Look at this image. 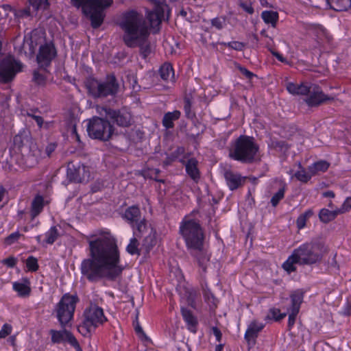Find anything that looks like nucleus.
Returning <instances> with one entry per match:
<instances>
[{
    "label": "nucleus",
    "instance_id": "obj_1",
    "mask_svg": "<svg viewBox=\"0 0 351 351\" xmlns=\"http://www.w3.org/2000/svg\"><path fill=\"white\" fill-rule=\"evenodd\" d=\"M89 257L82 261V274L90 282L114 280L122 273L120 255L114 237L104 232L88 241Z\"/></svg>",
    "mask_w": 351,
    "mask_h": 351
},
{
    "label": "nucleus",
    "instance_id": "obj_2",
    "mask_svg": "<svg viewBox=\"0 0 351 351\" xmlns=\"http://www.w3.org/2000/svg\"><path fill=\"white\" fill-rule=\"evenodd\" d=\"M328 252L327 247L321 241L306 242L294 249L282 264V268L289 274L296 271V265H312L322 261Z\"/></svg>",
    "mask_w": 351,
    "mask_h": 351
},
{
    "label": "nucleus",
    "instance_id": "obj_3",
    "mask_svg": "<svg viewBox=\"0 0 351 351\" xmlns=\"http://www.w3.org/2000/svg\"><path fill=\"white\" fill-rule=\"evenodd\" d=\"M123 32V41L130 48L137 47L147 40L149 34L160 29V23H119Z\"/></svg>",
    "mask_w": 351,
    "mask_h": 351
},
{
    "label": "nucleus",
    "instance_id": "obj_4",
    "mask_svg": "<svg viewBox=\"0 0 351 351\" xmlns=\"http://www.w3.org/2000/svg\"><path fill=\"white\" fill-rule=\"evenodd\" d=\"M229 156L241 162L251 163L259 158L258 146L254 138L241 135L232 143Z\"/></svg>",
    "mask_w": 351,
    "mask_h": 351
},
{
    "label": "nucleus",
    "instance_id": "obj_5",
    "mask_svg": "<svg viewBox=\"0 0 351 351\" xmlns=\"http://www.w3.org/2000/svg\"><path fill=\"white\" fill-rule=\"evenodd\" d=\"M180 233L190 250H199L204 245V233L199 223L187 217L180 224Z\"/></svg>",
    "mask_w": 351,
    "mask_h": 351
},
{
    "label": "nucleus",
    "instance_id": "obj_6",
    "mask_svg": "<svg viewBox=\"0 0 351 351\" xmlns=\"http://www.w3.org/2000/svg\"><path fill=\"white\" fill-rule=\"evenodd\" d=\"M72 5L82 8L83 13L90 22H103L105 10L113 3V0H71Z\"/></svg>",
    "mask_w": 351,
    "mask_h": 351
},
{
    "label": "nucleus",
    "instance_id": "obj_7",
    "mask_svg": "<svg viewBox=\"0 0 351 351\" xmlns=\"http://www.w3.org/2000/svg\"><path fill=\"white\" fill-rule=\"evenodd\" d=\"M83 317L84 319L78 326V331L84 336L108 321L103 308L95 304H90L85 308Z\"/></svg>",
    "mask_w": 351,
    "mask_h": 351
},
{
    "label": "nucleus",
    "instance_id": "obj_8",
    "mask_svg": "<svg viewBox=\"0 0 351 351\" xmlns=\"http://www.w3.org/2000/svg\"><path fill=\"white\" fill-rule=\"evenodd\" d=\"M90 95L93 97H105L115 95L119 90V84L112 75L107 76L106 80L101 82L91 78L86 84Z\"/></svg>",
    "mask_w": 351,
    "mask_h": 351
},
{
    "label": "nucleus",
    "instance_id": "obj_9",
    "mask_svg": "<svg viewBox=\"0 0 351 351\" xmlns=\"http://www.w3.org/2000/svg\"><path fill=\"white\" fill-rule=\"evenodd\" d=\"M77 302V295L66 293L56 304L55 312L62 328H64L73 319Z\"/></svg>",
    "mask_w": 351,
    "mask_h": 351
},
{
    "label": "nucleus",
    "instance_id": "obj_10",
    "mask_svg": "<svg viewBox=\"0 0 351 351\" xmlns=\"http://www.w3.org/2000/svg\"><path fill=\"white\" fill-rule=\"evenodd\" d=\"M39 34V38L37 40L36 33L33 32L31 36V42L32 44L35 43L36 45H40L36 60L40 67L46 68L56 56L57 51L52 42H45L44 32L40 31Z\"/></svg>",
    "mask_w": 351,
    "mask_h": 351
},
{
    "label": "nucleus",
    "instance_id": "obj_11",
    "mask_svg": "<svg viewBox=\"0 0 351 351\" xmlns=\"http://www.w3.org/2000/svg\"><path fill=\"white\" fill-rule=\"evenodd\" d=\"M87 132L93 138L108 141L113 133V127L107 120L93 117L88 122Z\"/></svg>",
    "mask_w": 351,
    "mask_h": 351
},
{
    "label": "nucleus",
    "instance_id": "obj_12",
    "mask_svg": "<svg viewBox=\"0 0 351 351\" xmlns=\"http://www.w3.org/2000/svg\"><path fill=\"white\" fill-rule=\"evenodd\" d=\"M21 70V63L12 56H8L0 62V82L8 83L12 80Z\"/></svg>",
    "mask_w": 351,
    "mask_h": 351
},
{
    "label": "nucleus",
    "instance_id": "obj_13",
    "mask_svg": "<svg viewBox=\"0 0 351 351\" xmlns=\"http://www.w3.org/2000/svg\"><path fill=\"white\" fill-rule=\"evenodd\" d=\"M154 3L152 10L145 9L147 22H165L169 19L170 9L165 0H149Z\"/></svg>",
    "mask_w": 351,
    "mask_h": 351
},
{
    "label": "nucleus",
    "instance_id": "obj_14",
    "mask_svg": "<svg viewBox=\"0 0 351 351\" xmlns=\"http://www.w3.org/2000/svg\"><path fill=\"white\" fill-rule=\"evenodd\" d=\"M305 96L304 101L310 107L318 106L328 101L333 100V97L324 93L319 86L316 84H311L308 94Z\"/></svg>",
    "mask_w": 351,
    "mask_h": 351
},
{
    "label": "nucleus",
    "instance_id": "obj_15",
    "mask_svg": "<svg viewBox=\"0 0 351 351\" xmlns=\"http://www.w3.org/2000/svg\"><path fill=\"white\" fill-rule=\"evenodd\" d=\"M49 334L51 337V342L53 344L69 343L76 351H82L76 338L68 330H50Z\"/></svg>",
    "mask_w": 351,
    "mask_h": 351
},
{
    "label": "nucleus",
    "instance_id": "obj_16",
    "mask_svg": "<svg viewBox=\"0 0 351 351\" xmlns=\"http://www.w3.org/2000/svg\"><path fill=\"white\" fill-rule=\"evenodd\" d=\"M67 176L73 182H82L88 180L90 173L84 165L79 163L75 166L73 163H69L67 167Z\"/></svg>",
    "mask_w": 351,
    "mask_h": 351
},
{
    "label": "nucleus",
    "instance_id": "obj_17",
    "mask_svg": "<svg viewBox=\"0 0 351 351\" xmlns=\"http://www.w3.org/2000/svg\"><path fill=\"white\" fill-rule=\"evenodd\" d=\"M101 110L105 112V114L110 118L114 120V121L120 126H128L131 121V115L126 111H115L110 108H102Z\"/></svg>",
    "mask_w": 351,
    "mask_h": 351
},
{
    "label": "nucleus",
    "instance_id": "obj_18",
    "mask_svg": "<svg viewBox=\"0 0 351 351\" xmlns=\"http://www.w3.org/2000/svg\"><path fill=\"white\" fill-rule=\"evenodd\" d=\"M224 178L228 188L231 191L237 189L242 186L245 180V178L241 176L239 173L230 170L225 171Z\"/></svg>",
    "mask_w": 351,
    "mask_h": 351
},
{
    "label": "nucleus",
    "instance_id": "obj_19",
    "mask_svg": "<svg viewBox=\"0 0 351 351\" xmlns=\"http://www.w3.org/2000/svg\"><path fill=\"white\" fill-rule=\"evenodd\" d=\"M197 165L198 161L194 158L189 159L185 163L186 172L195 182H198L200 179V172Z\"/></svg>",
    "mask_w": 351,
    "mask_h": 351
},
{
    "label": "nucleus",
    "instance_id": "obj_20",
    "mask_svg": "<svg viewBox=\"0 0 351 351\" xmlns=\"http://www.w3.org/2000/svg\"><path fill=\"white\" fill-rule=\"evenodd\" d=\"M191 254L197 258L199 266L202 269L203 271H206L207 265L210 261V254L202 246L199 250H191Z\"/></svg>",
    "mask_w": 351,
    "mask_h": 351
},
{
    "label": "nucleus",
    "instance_id": "obj_21",
    "mask_svg": "<svg viewBox=\"0 0 351 351\" xmlns=\"http://www.w3.org/2000/svg\"><path fill=\"white\" fill-rule=\"evenodd\" d=\"M264 324L256 320L252 321L247 326L245 333V339L250 343L254 341L258 333L264 328Z\"/></svg>",
    "mask_w": 351,
    "mask_h": 351
},
{
    "label": "nucleus",
    "instance_id": "obj_22",
    "mask_svg": "<svg viewBox=\"0 0 351 351\" xmlns=\"http://www.w3.org/2000/svg\"><path fill=\"white\" fill-rule=\"evenodd\" d=\"M311 84L310 83H301L300 84L293 82H288L286 85L287 91L293 95H306L308 94V90Z\"/></svg>",
    "mask_w": 351,
    "mask_h": 351
},
{
    "label": "nucleus",
    "instance_id": "obj_23",
    "mask_svg": "<svg viewBox=\"0 0 351 351\" xmlns=\"http://www.w3.org/2000/svg\"><path fill=\"white\" fill-rule=\"evenodd\" d=\"M182 315L184 322L186 324L187 328L192 332L195 333L197 331V327L198 325V322L197 318L193 315V314L189 310L182 308H181Z\"/></svg>",
    "mask_w": 351,
    "mask_h": 351
},
{
    "label": "nucleus",
    "instance_id": "obj_24",
    "mask_svg": "<svg viewBox=\"0 0 351 351\" xmlns=\"http://www.w3.org/2000/svg\"><path fill=\"white\" fill-rule=\"evenodd\" d=\"M123 217L131 224L132 228H134V223H137L141 218L139 208L136 206L128 208L125 210Z\"/></svg>",
    "mask_w": 351,
    "mask_h": 351
},
{
    "label": "nucleus",
    "instance_id": "obj_25",
    "mask_svg": "<svg viewBox=\"0 0 351 351\" xmlns=\"http://www.w3.org/2000/svg\"><path fill=\"white\" fill-rule=\"evenodd\" d=\"M44 206L45 201L43 196L39 195H36L34 198L31 206L30 215L32 219L42 212Z\"/></svg>",
    "mask_w": 351,
    "mask_h": 351
},
{
    "label": "nucleus",
    "instance_id": "obj_26",
    "mask_svg": "<svg viewBox=\"0 0 351 351\" xmlns=\"http://www.w3.org/2000/svg\"><path fill=\"white\" fill-rule=\"evenodd\" d=\"M181 115L179 110L168 112L165 114L162 119V125L167 129L173 128L174 127L173 121L178 120Z\"/></svg>",
    "mask_w": 351,
    "mask_h": 351
},
{
    "label": "nucleus",
    "instance_id": "obj_27",
    "mask_svg": "<svg viewBox=\"0 0 351 351\" xmlns=\"http://www.w3.org/2000/svg\"><path fill=\"white\" fill-rule=\"evenodd\" d=\"M304 292L302 289L294 291L290 295L291 300V310L300 311V305L303 302Z\"/></svg>",
    "mask_w": 351,
    "mask_h": 351
},
{
    "label": "nucleus",
    "instance_id": "obj_28",
    "mask_svg": "<svg viewBox=\"0 0 351 351\" xmlns=\"http://www.w3.org/2000/svg\"><path fill=\"white\" fill-rule=\"evenodd\" d=\"M159 73L160 77L165 81L173 82L174 80V71L170 63L162 64L159 69Z\"/></svg>",
    "mask_w": 351,
    "mask_h": 351
},
{
    "label": "nucleus",
    "instance_id": "obj_29",
    "mask_svg": "<svg viewBox=\"0 0 351 351\" xmlns=\"http://www.w3.org/2000/svg\"><path fill=\"white\" fill-rule=\"evenodd\" d=\"M13 289L18 293L20 297H27L29 295L31 292V288L28 285V282H14L12 285Z\"/></svg>",
    "mask_w": 351,
    "mask_h": 351
},
{
    "label": "nucleus",
    "instance_id": "obj_30",
    "mask_svg": "<svg viewBox=\"0 0 351 351\" xmlns=\"http://www.w3.org/2000/svg\"><path fill=\"white\" fill-rule=\"evenodd\" d=\"M327 2L336 11L347 10L351 6V0H327Z\"/></svg>",
    "mask_w": 351,
    "mask_h": 351
},
{
    "label": "nucleus",
    "instance_id": "obj_31",
    "mask_svg": "<svg viewBox=\"0 0 351 351\" xmlns=\"http://www.w3.org/2000/svg\"><path fill=\"white\" fill-rule=\"evenodd\" d=\"M14 10L9 5L0 6V21L10 22L13 20Z\"/></svg>",
    "mask_w": 351,
    "mask_h": 351
},
{
    "label": "nucleus",
    "instance_id": "obj_32",
    "mask_svg": "<svg viewBox=\"0 0 351 351\" xmlns=\"http://www.w3.org/2000/svg\"><path fill=\"white\" fill-rule=\"evenodd\" d=\"M329 167V163L325 160H319L308 167L311 175H315L319 172L326 171Z\"/></svg>",
    "mask_w": 351,
    "mask_h": 351
},
{
    "label": "nucleus",
    "instance_id": "obj_33",
    "mask_svg": "<svg viewBox=\"0 0 351 351\" xmlns=\"http://www.w3.org/2000/svg\"><path fill=\"white\" fill-rule=\"evenodd\" d=\"M339 214L337 209L329 210L326 208H322L319 212V217L322 222L328 223L333 220Z\"/></svg>",
    "mask_w": 351,
    "mask_h": 351
},
{
    "label": "nucleus",
    "instance_id": "obj_34",
    "mask_svg": "<svg viewBox=\"0 0 351 351\" xmlns=\"http://www.w3.org/2000/svg\"><path fill=\"white\" fill-rule=\"evenodd\" d=\"M313 215L312 209L306 210L300 215L296 220V226L298 229H302L306 226V221Z\"/></svg>",
    "mask_w": 351,
    "mask_h": 351
},
{
    "label": "nucleus",
    "instance_id": "obj_35",
    "mask_svg": "<svg viewBox=\"0 0 351 351\" xmlns=\"http://www.w3.org/2000/svg\"><path fill=\"white\" fill-rule=\"evenodd\" d=\"M123 18V22H143L142 16L134 10L125 12Z\"/></svg>",
    "mask_w": 351,
    "mask_h": 351
},
{
    "label": "nucleus",
    "instance_id": "obj_36",
    "mask_svg": "<svg viewBox=\"0 0 351 351\" xmlns=\"http://www.w3.org/2000/svg\"><path fill=\"white\" fill-rule=\"evenodd\" d=\"M134 234L136 237L142 236L147 230L148 227L144 219H139L137 223H134Z\"/></svg>",
    "mask_w": 351,
    "mask_h": 351
},
{
    "label": "nucleus",
    "instance_id": "obj_37",
    "mask_svg": "<svg viewBox=\"0 0 351 351\" xmlns=\"http://www.w3.org/2000/svg\"><path fill=\"white\" fill-rule=\"evenodd\" d=\"M13 19L16 21L21 20H31L29 8H25L23 10H14Z\"/></svg>",
    "mask_w": 351,
    "mask_h": 351
},
{
    "label": "nucleus",
    "instance_id": "obj_38",
    "mask_svg": "<svg viewBox=\"0 0 351 351\" xmlns=\"http://www.w3.org/2000/svg\"><path fill=\"white\" fill-rule=\"evenodd\" d=\"M59 232L56 226H52L46 233V243L48 244H53L55 241L58 239Z\"/></svg>",
    "mask_w": 351,
    "mask_h": 351
},
{
    "label": "nucleus",
    "instance_id": "obj_39",
    "mask_svg": "<svg viewBox=\"0 0 351 351\" xmlns=\"http://www.w3.org/2000/svg\"><path fill=\"white\" fill-rule=\"evenodd\" d=\"M286 315L287 314L285 313H281L279 308H272L269 309V313L266 317V319L279 321L285 317Z\"/></svg>",
    "mask_w": 351,
    "mask_h": 351
},
{
    "label": "nucleus",
    "instance_id": "obj_40",
    "mask_svg": "<svg viewBox=\"0 0 351 351\" xmlns=\"http://www.w3.org/2000/svg\"><path fill=\"white\" fill-rule=\"evenodd\" d=\"M186 302L187 304L192 308H195L196 300L197 297V291L191 289L186 291Z\"/></svg>",
    "mask_w": 351,
    "mask_h": 351
},
{
    "label": "nucleus",
    "instance_id": "obj_41",
    "mask_svg": "<svg viewBox=\"0 0 351 351\" xmlns=\"http://www.w3.org/2000/svg\"><path fill=\"white\" fill-rule=\"evenodd\" d=\"M261 16L264 22H277L278 20V13L274 11H263Z\"/></svg>",
    "mask_w": 351,
    "mask_h": 351
},
{
    "label": "nucleus",
    "instance_id": "obj_42",
    "mask_svg": "<svg viewBox=\"0 0 351 351\" xmlns=\"http://www.w3.org/2000/svg\"><path fill=\"white\" fill-rule=\"evenodd\" d=\"M138 247V242L137 239L135 237L132 238L126 247V251L131 255L139 254L140 252Z\"/></svg>",
    "mask_w": 351,
    "mask_h": 351
},
{
    "label": "nucleus",
    "instance_id": "obj_43",
    "mask_svg": "<svg viewBox=\"0 0 351 351\" xmlns=\"http://www.w3.org/2000/svg\"><path fill=\"white\" fill-rule=\"evenodd\" d=\"M313 175H311V173L308 171V172L306 171L305 169H302L299 171H298L295 173V178L302 182H307L313 176Z\"/></svg>",
    "mask_w": 351,
    "mask_h": 351
},
{
    "label": "nucleus",
    "instance_id": "obj_44",
    "mask_svg": "<svg viewBox=\"0 0 351 351\" xmlns=\"http://www.w3.org/2000/svg\"><path fill=\"white\" fill-rule=\"evenodd\" d=\"M239 5L240 8H242L243 11L247 12L249 14H252L254 12V10L252 7V2L251 0H249V1H244L243 0L239 1Z\"/></svg>",
    "mask_w": 351,
    "mask_h": 351
},
{
    "label": "nucleus",
    "instance_id": "obj_45",
    "mask_svg": "<svg viewBox=\"0 0 351 351\" xmlns=\"http://www.w3.org/2000/svg\"><path fill=\"white\" fill-rule=\"evenodd\" d=\"M140 49V53L143 58H146L151 53V47L148 43V40L143 41L142 45H137Z\"/></svg>",
    "mask_w": 351,
    "mask_h": 351
},
{
    "label": "nucleus",
    "instance_id": "obj_46",
    "mask_svg": "<svg viewBox=\"0 0 351 351\" xmlns=\"http://www.w3.org/2000/svg\"><path fill=\"white\" fill-rule=\"evenodd\" d=\"M26 267L29 271H36L38 269V261L34 256H29L26 260Z\"/></svg>",
    "mask_w": 351,
    "mask_h": 351
},
{
    "label": "nucleus",
    "instance_id": "obj_47",
    "mask_svg": "<svg viewBox=\"0 0 351 351\" xmlns=\"http://www.w3.org/2000/svg\"><path fill=\"white\" fill-rule=\"evenodd\" d=\"M285 196V189L284 188L280 189L277 193H276L271 199V203L274 207L276 206L279 202Z\"/></svg>",
    "mask_w": 351,
    "mask_h": 351
},
{
    "label": "nucleus",
    "instance_id": "obj_48",
    "mask_svg": "<svg viewBox=\"0 0 351 351\" xmlns=\"http://www.w3.org/2000/svg\"><path fill=\"white\" fill-rule=\"evenodd\" d=\"M12 331V326L9 324H4L0 330V339L5 338L11 334Z\"/></svg>",
    "mask_w": 351,
    "mask_h": 351
},
{
    "label": "nucleus",
    "instance_id": "obj_49",
    "mask_svg": "<svg viewBox=\"0 0 351 351\" xmlns=\"http://www.w3.org/2000/svg\"><path fill=\"white\" fill-rule=\"evenodd\" d=\"M351 208V197H347L341 207L337 209L339 214L344 213Z\"/></svg>",
    "mask_w": 351,
    "mask_h": 351
},
{
    "label": "nucleus",
    "instance_id": "obj_50",
    "mask_svg": "<svg viewBox=\"0 0 351 351\" xmlns=\"http://www.w3.org/2000/svg\"><path fill=\"white\" fill-rule=\"evenodd\" d=\"M20 236L21 234L18 232H13L6 238L5 243L8 245H11L16 241L19 239Z\"/></svg>",
    "mask_w": 351,
    "mask_h": 351
},
{
    "label": "nucleus",
    "instance_id": "obj_51",
    "mask_svg": "<svg viewBox=\"0 0 351 351\" xmlns=\"http://www.w3.org/2000/svg\"><path fill=\"white\" fill-rule=\"evenodd\" d=\"M237 68L247 79L251 80L254 76V74L252 72L239 64L237 66Z\"/></svg>",
    "mask_w": 351,
    "mask_h": 351
},
{
    "label": "nucleus",
    "instance_id": "obj_52",
    "mask_svg": "<svg viewBox=\"0 0 351 351\" xmlns=\"http://www.w3.org/2000/svg\"><path fill=\"white\" fill-rule=\"evenodd\" d=\"M299 311L295 310H291V313L289 315V319H288V325L289 327H291L293 326L295 322V319L297 317V315L298 314Z\"/></svg>",
    "mask_w": 351,
    "mask_h": 351
},
{
    "label": "nucleus",
    "instance_id": "obj_53",
    "mask_svg": "<svg viewBox=\"0 0 351 351\" xmlns=\"http://www.w3.org/2000/svg\"><path fill=\"white\" fill-rule=\"evenodd\" d=\"M227 45L229 47L237 51H241L244 47L243 43L238 41L230 42L227 43Z\"/></svg>",
    "mask_w": 351,
    "mask_h": 351
},
{
    "label": "nucleus",
    "instance_id": "obj_54",
    "mask_svg": "<svg viewBox=\"0 0 351 351\" xmlns=\"http://www.w3.org/2000/svg\"><path fill=\"white\" fill-rule=\"evenodd\" d=\"M27 114L28 117L32 118L36 122L39 128L42 127L43 123V119L40 116L36 114L35 113L33 112H27Z\"/></svg>",
    "mask_w": 351,
    "mask_h": 351
},
{
    "label": "nucleus",
    "instance_id": "obj_55",
    "mask_svg": "<svg viewBox=\"0 0 351 351\" xmlns=\"http://www.w3.org/2000/svg\"><path fill=\"white\" fill-rule=\"evenodd\" d=\"M1 262L8 267H14L16 264V259L14 257L10 256L3 259Z\"/></svg>",
    "mask_w": 351,
    "mask_h": 351
},
{
    "label": "nucleus",
    "instance_id": "obj_56",
    "mask_svg": "<svg viewBox=\"0 0 351 351\" xmlns=\"http://www.w3.org/2000/svg\"><path fill=\"white\" fill-rule=\"evenodd\" d=\"M191 104L189 99H185L184 109L186 113V116L189 118L192 117V113L191 111Z\"/></svg>",
    "mask_w": 351,
    "mask_h": 351
},
{
    "label": "nucleus",
    "instance_id": "obj_57",
    "mask_svg": "<svg viewBox=\"0 0 351 351\" xmlns=\"http://www.w3.org/2000/svg\"><path fill=\"white\" fill-rule=\"evenodd\" d=\"M34 82L38 84H43L45 82V77L39 73L38 71L34 72Z\"/></svg>",
    "mask_w": 351,
    "mask_h": 351
},
{
    "label": "nucleus",
    "instance_id": "obj_58",
    "mask_svg": "<svg viewBox=\"0 0 351 351\" xmlns=\"http://www.w3.org/2000/svg\"><path fill=\"white\" fill-rule=\"evenodd\" d=\"M56 148V144L54 143H49L45 148V154L47 156H50L51 154L55 151Z\"/></svg>",
    "mask_w": 351,
    "mask_h": 351
},
{
    "label": "nucleus",
    "instance_id": "obj_59",
    "mask_svg": "<svg viewBox=\"0 0 351 351\" xmlns=\"http://www.w3.org/2000/svg\"><path fill=\"white\" fill-rule=\"evenodd\" d=\"M212 331H213V335H215V337L216 338V340L218 342H220L221 340V337H222V335H221V332L220 330L218 328H217V327H213L212 328Z\"/></svg>",
    "mask_w": 351,
    "mask_h": 351
},
{
    "label": "nucleus",
    "instance_id": "obj_60",
    "mask_svg": "<svg viewBox=\"0 0 351 351\" xmlns=\"http://www.w3.org/2000/svg\"><path fill=\"white\" fill-rule=\"evenodd\" d=\"M271 53L281 62H285V63H287V60L283 58V56L279 53L277 51H273L271 49H269Z\"/></svg>",
    "mask_w": 351,
    "mask_h": 351
},
{
    "label": "nucleus",
    "instance_id": "obj_61",
    "mask_svg": "<svg viewBox=\"0 0 351 351\" xmlns=\"http://www.w3.org/2000/svg\"><path fill=\"white\" fill-rule=\"evenodd\" d=\"M43 0H29V3L35 8L38 9Z\"/></svg>",
    "mask_w": 351,
    "mask_h": 351
},
{
    "label": "nucleus",
    "instance_id": "obj_62",
    "mask_svg": "<svg viewBox=\"0 0 351 351\" xmlns=\"http://www.w3.org/2000/svg\"><path fill=\"white\" fill-rule=\"evenodd\" d=\"M134 325L135 331L138 335H144L143 328L139 325L138 322H136V323H134Z\"/></svg>",
    "mask_w": 351,
    "mask_h": 351
},
{
    "label": "nucleus",
    "instance_id": "obj_63",
    "mask_svg": "<svg viewBox=\"0 0 351 351\" xmlns=\"http://www.w3.org/2000/svg\"><path fill=\"white\" fill-rule=\"evenodd\" d=\"M350 313H351V303H348L343 310V314L346 315H349Z\"/></svg>",
    "mask_w": 351,
    "mask_h": 351
},
{
    "label": "nucleus",
    "instance_id": "obj_64",
    "mask_svg": "<svg viewBox=\"0 0 351 351\" xmlns=\"http://www.w3.org/2000/svg\"><path fill=\"white\" fill-rule=\"evenodd\" d=\"M322 195L325 197H334L335 193L332 191H328L323 193Z\"/></svg>",
    "mask_w": 351,
    "mask_h": 351
}]
</instances>
